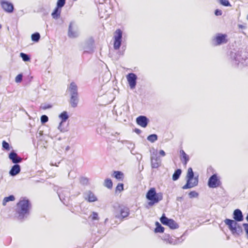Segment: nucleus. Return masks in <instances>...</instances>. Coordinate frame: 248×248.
I'll return each instance as SVG.
<instances>
[{
	"label": "nucleus",
	"mask_w": 248,
	"mask_h": 248,
	"mask_svg": "<svg viewBox=\"0 0 248 248\" xmlns=\"http://www.w3.org/2000/svg\"><path fill=\"white\" fill-rule=\"evenodd\" d=\"M31 204L28 200L23 199L19 201L16 204V212L17 217L23 219L26 215L29 214Z\"/></svg>",
	"instance_id": "1"
},
{
	"label": "nucleus",
	"mask_w": 248,
	"mask_h": 248,
	"mask_svg": "<svg viewBox=\"0 0 248 248\" xmlns=\"http://www.w3.org/2000/svg\"><path fill=\"white\" fill-rule=\"evenodd\" d=\"M146 198L149 201L148 205L151 207L162 200L163 194L161 192L156 193L155 188L152 187L147 191Z\"/></svg>",
	"instance_id": "2"
},
{
	"label": "nucleus",
	"mask_w": 248,
	"mask_h": 248,
	"mask_svg": "<svg viewBox=\"0 0 248 248\" xmlns=\"http://www.w3.org/2000/svg\"><path fill=\"white\" fill-rule=\"evenodd\" d=\"M69 91L70 93L69 103L73 108L77 107L78 103V87L75 82H71L70 84Z\"/></svg>",
	"instance_id": "3"
},
{
	"label": "nucleus",
	"mask_w": 248,
	"mask_h": 248,
	"mask_svg": "<svg viewBox=\"0 0 248 248\" xmlns=\"http://www.w3.org/2000/svg\"><path fill=\"white\" fill-rule=\"evenodd\" d=\"M186 179V184L182 187L183 189L192 188L198 184V179L197 177L194 178V172L191 168H189L187 170Z\"/></svg>",
	"instance_id": "4"
},
{
	"label": "nucleus",
	"mask_w": 248,
	"mask_h": 248,
	"mask_svg": "<svg viewBox=\"0 0 248 248\" xmlns=\"http://www.w3.org/2000/svg\"><path fill=\"white\" fill-rule=\"evenodd\" d=\"M130 214L129 208L125 206H120L116 213L115 217L117 218L123 219L127 217Z\"/></svg>",
	"instance_id": "5"
},
{
	"label": "nucleus",
	"mask_w": 248,
	"mask_h": 248,
	"mask_svg": "<svg viewBox=\"0 0 248 248\" xmlns=\"http://www.w3.org/2000/svg\"><path fill=\"white\" fill-rule=\"evenodd\" d=\"M160 220L163 225L169 226L171 229H175L178 228V225L175 221L172 219L167 218L164 214L160 217Z\"/></svg>",
	"instance_id": "6"
},
{
	"label": "nucleus",
	"mask_w": 248,
	"mask_h": 248,
	"mask_svg": "<svg viewBox=\"0 0 248 248\" xmlns=\"http://www.w3.org/2000/svg\"><path fill=\"white\" fill-rule=\"evenodd\" d=\"M114 41L113 47L115 49H118L120 47L122 38V31L120 29H117L114 32Z\"/></svg>",
	"instance_id": "7"
},
{
	"label": "nucleus",
	"mask_w": 248,
	"mask_h": 248,
	"mask_svg": "<svg viewBox=\"0 0 248 248\" xmlns=\"http://www.w3.org/2000/svg\"><path fill=\"white\" fill-rule=\"evenodd\" d=\"M221 183L217 174L212 175L209 179L208 186L210 188H216L220 186Z\"/></svg>",
	"instance_id": "8"
},
{
	"label": "nucleus",
	"mask_w": 248,
	"mask_h": 248,
	"mask_svg": "<svg viewBox=\"0 0 248 248\" xmlns=\"http://www.w3.org/2000/svg\"><path fill=\"white\" fill-rule=\"evenodd\" d=\"M224 222L228 226L229 229L232 233H236L237 232L238 229L239 228V226L236 220L226 219L224 220Z\"/></svg>",
	"instance_id": "9"
},
{
	"label": "nucleus",
	"mask_w": 248,
	"mask_h": 248,
	"mask_svg": "<svg viewBox=\"0 0 248 248\" xmlns=\"http://www.w3.org/2000/svg\"><path fill=\"white\" fill-rule=\"evenodd\" d=\"M215 45L218 46L222 44H225L227 42V35L225 34L218 33L214 39Z\"/></svg>",
	"instance_id": "10"
},
{
	"label": "nucleus",
	"mask_w": 248,
	"mask_h": 248,
	"mask_svg": "<svg viewBox=\"0 0 248 248\" xmlns=\"http://www.w3.org/2000/svg\"><path fill=\"white\" fill-rule=\"evenodd\" d=\"M0 5L5 12L10 13L13 12L14 6L12 3L7 1L1 0Z\"/></svg>",
	"instance_id": "11"
},
{
	"label": "nucleus",
	"mask_w": 248,
	"mask_h": 248,
	"mask_svg": "<svg viewBox=\"0 0 248 248\" xmlns=\"http://www.w3.org/2000/svg\"><path fill=\"white\" fill-rule=\"evenodd\" d=\"M126 78L130 88H135L136 85V75L134 73H129L126 76Z\"/></svg>",
	"instance_id": "12"
},
{
	"label": "nucleus",
	"mask_w": 248,
	"mask_h": 248,
	"mask_svg": "<svg viewBox=\"0 0 248 248\" xmlns=\"http://www.w3.org/2000/svg\"><path fill=\"white\" fill-rule=\"evenodd\" d=\"M136 122L138 125L142 127H146L148 124L149 120L144 116H140L136 119Z\"/></svg>",
	"instance_id": "13"
},
{
	"label": "nucleus",
	"mask_w": 248,
	"mask_h": 248,
	"mask_svg": "<svg viewBox=\"0 0 248 248\" xmlns=\"http://www.w3.org/2000/svg\"><path fill=\"white\" fill-rule=\"evenodd\" d=\"M151 166L153 168H157L161 165V159L156 155L151 157Z\"/></svg>",
	"instance_id": "14"
},
{
	"label": "nucleus",
	"mask_w": 248,
	"mask_h": 248,
	"mask_svg": "<svg viewBox=\"0 0 248 248\" xmlns=\"http://www.w3.org/2000/svg\"><path fill=\"white\" fill-rule=\"evenodd\" d=\"M180 159L183 162L184 165L186 167L188 161L189 160V156L186 154L185 151L183 150H180Z\"/></svg>",
	"instance_id": "15"
},
{
	"label": "nucleus",
	"mask_w": 248,
	"mask_h": 248,
	"mask_svg": "<svg viewBox=\"0 0 248 248\" xmlns=\"http://www.w3.org/2000/svg\"><path fill=\"white\" fill-rule=\"evenodd\" d=\"M9 158L12 160L13 163H18L20 162L22 159L20 157L18 156L15 152H11L9 155Z\"/></svg>",
	"instance_id": "16"
},
{
	"label": "nucleus",
	"mask_w": 248,
	"mask_h": 248,
	"mask_svg": "<svg viewBox=\"0 0 248 248\" xmlns=\"http://www.w3.org/2000/svg\"><path fill=\"white\" fill-rule=\"evenodd\" d=\"M233 218L235 220L241 221L243 220L242 212L239 209H236L233 212Z\"/></svg>",
	"instance_id": "17"
},
{
	"label": "nucleus",
	"mask_w": 248,
	"mask_h": 248,
	"mask_svg": "<svg viewBox=\"0 0 248 248\" xmlns=\"http://www.w3.org/2000/svg\"><path fill=\"white\" fill-rule=\"evenodd\" d=\"M20 167L19 165L16 164L14 165L10 170L9 173L11 176H15L19 173Z\"/></svg>",
	"instance_id": "18"
},
{
	"label": "nucleus",
	"mask_w": 248,
	"mask_h": 248,
	"mask_svg": "<svg viewBox=\"0 0 248 248\" xmlns=\"http://www.w3.org/2000/svg\"><path fill=\"white\" fill-rule=\"evenodd\" d=\"M61 8L57 6L54 11L52 13L51 15L53 18H58L61 14Z\"/></svg>",
	"instance_id": "19"
},
{
	"label": "nucleus",
	"mask_w": 248,
	"mask_h": 248,
	"mask_svg": "<svg viewBox=\"0 0 248 248\" xmlns=\"http://www.w3.org/2000/svg\"><path fill=\"white\" fill-rule=\"evenodd\" d=\"M113 176L118 180L123 181L124 175V173L120 171H114L113 172Z\"/></svg>",
	"instance_id": "20"
},
{
	"label": "nucleus",
	"mask_w": 248,
	"mask_h": 248,
	"mask_svg": "<svg viewBox=\"0 0 248 248\" xmlns=\"http://www.w3.org/2000/svg\"><path fill=\"white\" fill-rule=\"evenodd\" d=\"M156 228L155 229V232L162 233L164 232V228L162 227L158 222H155Z\"/></svg>",
	"instance_id": "21"
},
{
	"label": "nucleus",
	"mask_w": 248,
	"mask_h": 248,
	"mask_svg": "<svg viewBox=\"0 0 248 248\" xmlns=\"http://www.w3.org/2000/svg\"><path fill=\"white\" fill-rule=\"evenodd\" d=\"M87 199L89 202H94L97 200L95 195L92 192H89Z\"/></svg>",
	"instance_id": "22"
},
{
	"label": "nucleus",
	"mask_w": 248,
	"mask_h": 248,
	"mask_svg": "<svg viewBox=\"0 0 248 248\" xmlns=\"http://www.w3.org/2000/svg\"><path fill=\"white\" fill-rule=\"evenodd\" d=\"M15 200V198L13 195H10L8 197H5L2 201L3 205L5 206L7 202L10 201H14Z\"/></svg>",
	"instance_id": "23"
},
{
	"label": "nucleus",
	"mask_w": 248,
	"mask_h": 248,
	"mask_svg": "<svg viewBox=\"0 0 248 248\" xmlns=\"http://www.w3.org/2000/svg\"><path fill=\"white\" fill-rule=\"evenodd\" d=\"M59 117L62 120V123L65 122L69 117L67 112L64 111L60 114Z\"/></svg>",
	"instance_id": "24"
},
{
	"label": "nucleus",
	"mask_w": 248,
	"mask_h": 248,
	"mask_svg": "<svg viewBox=\"0 0 248 248\" xmlns=\"http://www.w3.org/2000/svg\"><path fill=\"white\" fill-rule=\"evenodd\" d=\"M182 171L180 169H177L175 171L174 173H173L172 175V179L174 181H176L179 178L181 174Z\"/></svg>",
	"instance_id": "25"
},
{
	"label": "nucleus",
	"mask_w": 248,
	"mask_h": 248,
	"mask_svg": "<svg viewBox=\"0 0 248 248\" xmlns=\"http://www.w3.org/2000/svg\"><path fill=\"white\" fill-rule=\"evenodd\" d=\"M104 185L108 188H111L112 187L113 184L111 179H106L104 182Z\"/></svg>",
	"instance_id": "26"
},
{
	"label": "nucleus",
	"mask_w": 248,
	"mask_h": 248,
	"mask_svg": "<svg viewBox=\"0 0 248 248\" xmlns=\"http://www.w3.org/2000/svg\"><path fill=\"white\" fill-rule=\"evenodd\" d=\"M31 38L32 41L37 42L40 38V34L38 32L34 33L31 35Z\"/></svg>",
	"instance_id": "27"
},
{
	"label": "nucleus",
	"mask_w": 248,
	"mask_h": 248,
	"mask_svg": "<svg viewBox=\"0 0 248 248\" xmlns=\"http://www.w3.org/2000/svg\"><path fill=\"white\" fill-rule=\"evenodd\" d=\"M147 139L148 140L153 142L157 140V136L155 134H152L148 137Z\"/></svg>",
	"instance_id": "28"
},
{
	"label": "nucleus",
	"mask_w": 248,
	"mask_h": 248,
	"mask_svg": "<svg viewBox=\"0 0 248 248\" xmlns=\"http://www.w3.org/2000/svg\"><path fill=\"white\" fill-rule=\"evenodd\" d=\"M219 3L224 6H231L230 3L228 0H217Z\"/></svg>",
	"instance_id": "29"
},
{
	"label": "nucleus",
	"mask_w": 248,
	"mask_h": 248,
	"mask_svg": "<svg viewBox=\"0 0 248 248\" xmlns=\"http://www.w3.org/2000/svg\"><path fill=\"white\" fill-rule=\"evenodd\" d=\"M20 55L21 57L22 58L23 60L25 62L29 61L30 60V57L28 56V55L24 53H21L20 54Z\"/></svg>",
	"instance_id": "30"
},
{
	"label": "nucleus",
	"mask_w": 248,
	"mask_h": 248,
	"mask_svg": "<svg viewBox=\"0 0 248 248\" xmlns=\"http://www.w3.org/2000/svg\"><path fill=\"white\" fill-rule=\"evenodd\" d=\"M68 35L70 37H75L76 36V32L72 31V28L71 26L69 28Z\"/></svg>",
	"instance_id": "31"
},
{
	"label": "nucleus",
	"mask_w": 248,
	"mask_h": 248,
	"mask_svg": "<svg viewBox=\"0 0 248 248\" xmlns=\"http://www.w3.org/2000/svg\"><path fill=\"white\" fill-rule=\"evenodd\" d=\"M124 190V185L121 183H119L118 184L116 187V191L121 192Z\"/></svg>",
	"instance_id": "32"
},
{
	"label": "nucleus",
	"mask_w": 248,
	"mask_h": 248,
	"mask_svg": "<svg viewBox=\"0 0 248 248\" xmlns=\"http://www.w3.org/2000/svg\"><path fill=\"white\" fill-rule=\"evenodd\" d=\"M65 0H58L57 6L61 8L62 7L65 3Z\"/></svg>",
	"instance_id": "33"
},
{
	"label": "nucleus",
	"mask_w": 248,
	"mask_h": 248,
	"mask_svg": "<svg viewBox=\"0 0 248 248\" xmlns=\"http://www.w3.org/2000/svg\"><path fill=\"white\" fill-rule=\"evenodd\" d=\"M22 74H18L15 78V81L17 83L21 82L22 80Z\"/></svg>",
	"instance_id": "34"
},
{
	"label": "nucleus",
	"mask_w": 248,
	"mask_h": 248,
	"mask_svg": "<svg viewBox=\"0 0 248 248\" xmlns=\"http://www.w3.org/2000/svg\"><path fill=\"white\" fill-rule=\"evenodd\" d=\"M2 147L6 149V150H9L10 147H9V144L8 142L5 141V140H3L2 141Z\"/></svg>",
	"instance_id": "35"
},
{
	"label": "nucleus",
	"mask_w": 248,
	"mask_h": 248,
	"mask_svg": "<svg viewBox=\"0 0 248 248\" xmlns=\"http://www.w3.org/2000/svg\"><path fill=\"white\" fill-rule=\"evenodd\" d=\"M189 196L191 198L197 197L198 196V193L195 191H191L189 193Z\"/></svg>",
	"instance_id": "36"
},
{
	"label": "nucleus",
	"mask_w": 248,
	"mask_h": 248,
	"mask_svg": "<svg viewBox=\"0 0 248 248\" xmlns=\"http://www.w3.org/2000/svg\"><path fill=\"white\" fill-rule=\"evenodd\" d=\"M52 107V106L49 104H45L40 106V108L43 110H46V109L50 108Z\"/></svg>",
	"instance_id": "37"
},
{
	"label": "nucleus",
	"mask_w": 248,
	"mask_h": 248,
	"mask_svg": "<svg viewBox=\"0 0 248 248\" xmlns=\"http://www.w3.org/2000/svg\"><path fill=\"white\" fill-rule=\"evenodd\" d=\"M48 121V117L46 115H42L41 117V121L42 123H45Z\"/></svg>",
	"instance_id": "38"
},
{
	"label": "nucleus",
	"mask_w": 248,
	"mask_h": 248,
	"mask_svg": "<svg viewBox=\"0 0 248 248\" xmlns=\"http://www.w3.org/2000/svg\"><path fill=\"white\" fill-rule=\"evenodd\" d=\"M92 220H98L99 218L98 217V214L96 212H93L92 216L91 217Z\"/></svg>",
	"instance_id": "39"
},
{
	"label": "nucleus",
	"mask_w": 248,
	"mask_h": 248,
	"mask_svg": "<svg viewBox=\"0 0 248 248\" xmlns=\"http://www.w3.org/2000/svg\"><path fill=\"white\" fill-rule=\"evenodd\" d=\"M222 14V11L219 9H217L215 10V14L217 16H221Z\"/></svg>",
	"instance_id": "40"
},
{
	"label": "nucleus",
	"mask_w": 248,
	"mask_h": 248,
	"mask_svg": "<svg viewBox=\"0 0 248 248\" xmlns=\"http://www.w3.org/2000/svg\"><path fill=\"white\" fill-rule=\"evenodd\" d=\"M243 227L244 228L246 233L248 235V223L243 224Z\"/></svg>",
	"instance_id": "41"
},
{
	"label": "nucleus",
	"mask_w": 248,
	"mask_h": 248,
	"mask_svg": "<svg viewBox=\"0 0 248 248\" xmlns=\"http://www.w3.org/2000/svg\"><path fill=\"white\" fill-rule=\"evenodd\" d=\"M159 153L160 155L162 156H164L166 155L165 152L162 150H160Z\"/></svg>",
	"instance_id": "42"
},
{
	"label": "nucleus",
	"mask_w": 248,
	"mask_h": 248,
	"mask_svg": "<svg viewBox=\"0 0 248 248\" xmlns=\"http://www.w3.org/2000/svg\"><path fill=\"white\" fill-rule=\"evenodd\" d=\"M246 219L248 221V215H247V216L246 217Z\"/></svg>",
	"instance_id": "43"
},
{
	"label": "nucleus",
	"mask_w": 248,
	"mask_h": 248,
	"mask_svg": "<svg viewBox=\"0 0 248 248\" xmlns=\"http://www.w3.org/2000/svg\"><path fill=\"white\" fill-rule=\"evenodd\" d=\"M1 25L0 24V29H1Z\"/></svg>",
	"instance_id": "44"
},
{
	"label": "nucleus",
	"mask_w": 248,
	"mask_h": 248,
	"mask_svg": "<svg viewBox=\"0 0 248 248\" xmlns=\"http://www.w3.org/2000/svg\"><path fill=\"white\" fill-rule=\"evenodd\" d=\"M247 19L248 20V16H247Z\"/></svg>",
	"instance_id": "45"
}]
</instances>
